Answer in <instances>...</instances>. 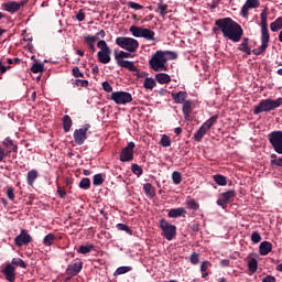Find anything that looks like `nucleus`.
Masks as SVG:
<instances>
[{
  "instance_id": "14",
  "label": "nucleus",
  "mask_w": 282,
  "mask_h": 282,
  "mask_svg": "<svg viewBox=\"0 0 282 282\" xmlns=\"http://www.w3.org/2000/svg\"><path fill=\"white\" fill-rule=\"evenodd\" d=\"M135 149L134 142H129L126 148L120 152L119 160L120 162H133V151Z\"/></svg>"
},
{
  "instance_id": "54",
  "label": "nucleus",
  "mask_w": 282,
  "mask_h": 282,
  "mask_svg": "<svg viewBox=\"0 0 282 282\" xmlns=\"http://www.w3.org/2000/svg\"><path fill=\"white\" fill-rule=\"evenodd\" d=\"M128 8H131L132 10H142L144 7L140 3L129 1L128 2Z\"/></svg>"
},
{
  "instance_id": "17",
  "label": "nucleus",
  "mask_w": 282,
  "mask_h": 282,
  "mask_svg": "<svg viewBox=\"0 0 282 282\" xmlns=\"http://www.w3.org/2000/svg\"><path fill=\"white\" fill-rule=\"evenodd\" d=\"M6 281L15 282L17 281V267L7 263L4 268L1 270Z\"/></svg>"
},
{
  "instance_id": "62",
  "label": "nucleus",
  "mask_w": 282,
  "mask_h": 282,
  "mask_svg": "<svg viewBox=\"0 0 282 282\" xmlns=\"http://www.w3.org/2000/svg\"><path fill=\"white\" fill-rule=\"evenodd\" d=\"M208 265H210V262L205 261L200 264V272H206L208 270Z\"/></svg>"
},
{
  "instance_id": "35",
  "label": "nucleus",
  "mask_w": 282,
  "mask_h": 282,
  "mask_svg": "<svg viewBox=\"0 0 282 282\" xmlns=\"http://www.w3.org/2000/svg\"><path fill=\"white\" fill-rule=\"evenodd\" d=\"M214 182L218 184V186H226V184H228V180L221 174L214 175Z\"/></svg>"
},
{
  "instance_id": "61",
  "label": "nucleus",
  "mask_w": 282,
  "mask_h": 282,
  "mask_svg": "<svg viewBox=\"0 0 282 282\" xmlns=\"http://www.w3.org/2000/svg\"><path fill=\"white\" fill-rule=\"evenodd\" d=\"M77 21L83 22L85 21V12L83 10H79V12L76 15Z\"/></svg>"
},
{
  "instance_id": "25",
  "label": "nucleus",
  "mask_w": 282,
  "mask_h": 282,
  "mask_svg": "<svg viewBox=\"0 0 282 282\" xmlns=\"http://www.w3.org/2000/svg\"><path fill=\"white\" fill-rule=\"evenodd\" d=\"M96 41H98V37H96V36H91V35L84 36V43H86V45H88V47L93 52V54H95V52H96V44H95Z\"/></svg>"
},
{
  "instance_id": "9",
  "label": "nucleus",
  "mask_w": 282,
  "mask_h": 282,
  "mask_svg": "<svg viewBox=\"0 0 282 282\" xmlns=\"http://www.w3.org/2000/svg\"><path fill=\"white\" fill-rule=\"evenodd\" d=\"M160 228L162 230V237H165L167 241H173L177 235V227L171 225L166 219L162 218L160 220Z\"/></svg>"
},
{
  "instance_id": "60",
  "label": "nucleus",
  "mask_w": 282,
  "mask_h": 282,
  "mask_svg": "<svg viewBox=\"0 0 282 282\" xmlns=\"http://www.w3.org/2000/svg\"><path fill=\"white\" fill-rule=\"evenodd\" d=\"M262 282H276V278L274 275H267L262 279Z\"/></svg>"
},
{
  "instance_id": "18",
  "label": "nucleus",
  "mask_w": 282,
  "mask_h": 282,
  "mask_svg": "<svg viewBox=\"0 0 282 282\" xmlns=\"http://www.w3.org/2000/svg\"><path fill=\"white\" fill-rule=\"evenodd\" d=\"M15 246L21 248L22 246H26V243H32V236L28 234V230L22 229L21 234L14 239Z\"/></svg>"
},
{
  "instance_id": "13",
  "label": "nucleus",
  "mask_w": 282,
  "mask_h": 282,
  "mask_svg": "<svg viewBox=\"0 0 282 282\" xmlns=\"http://www.w3.org/2000/svg\"><path fill=\"white\" fill-rule=\"evenodd\" d=\"M28 3V1L22 0L20 2L17 1H8L1 4V9L4 12H9V14H17L21 8H23Z\"/></svg>"
},
{
  "instance_id": "32",
  "label": "nucleus",
  "mask_w": 282,
  "mask_h": 282,
  "mask_svg": "<svg viewBox=\"0 0 282 282\" xmlns=\"http://www.w3.org/2000/svg\"><path fill=\"white\" fill-rule=\"evenodd\" d=\"M158 11L160 17L165 18L166 14H169V4L164 3L163 1H160L158 3Z\"/></svg>"
},
{
  "instance_id": "41",
  "label": "nucleus",
  "mask_w": 282,
  "mask_h": 282,
  "mask_svg": "<svg viewBox=\"0 0 282 282\" xmlns=\"http://www.w3.org/2000/svg\"><path fill=\"white\" fill-rule=\"evenodd\" d=\"M155 79L151 77H145V80L143 83L144 89H153L155 87Z\"/></svg>"
},
{
  "instance_id": "34",
  "label": "nucleus",
  "mask_w": 282,
  "mask_h": 282,
  "mask_svg": "<svg viewBox=\"0 0 282 282\" xmlns=\"http://www.w3.org/2000/svg\"><path fill=\"white\" fill-rule=\"evenodd\" d=\"M270 30L271 32H279V30H282V17L270 24Z\"/></svg>"
},
{
  "instance_id": "20",
  "label": "nucleus",
  "mask_w": 282,
  "mask_h": 282,
  "mask_svg": "<svg viewBox=\"0 0 282 282\" xmlns=\"http://www.w3.org/2000/svg\"><path fill=\"white\" fill-rule=\"evenodd\" d=\"M169 217L177 219L178 217H186V209L184 207L172 208L169 210Z\"/></svg>"
},
{
  "instance_id": "23",
  "label": "nucleus",
  "mask_w": 282,
  "mask_h": 282,
  "mask_svg": "<svg viewBox=\"0 0 282 282\" xmlns=\"http://www.w3.org/2000/svg\"><path fill=\"white\" fill-rule=\"evenodd\" d=\"M261 257H268L272 252V245L270 241H262L259 246Z\"/></svg>"
},
{
  "instance_id": "6",
  "label": "nucleus",
  "mask_w": 282,
  "mask_h": 282,
  "mask_svg": "<svg viewBox=\"0 0 282 282\" xmlns=\"http://www.w3.org/2000/svg\"><path fill=\"white\" fill-rule=\"evenodd\" d=\"M132 57H133L132 53H128L124 51H120L119 53H117L115 51V59L117 61V65L119 67H123L124 69H129V72L137 70L135 64H133V62H131V61H127L123 58H132Z\"/></svg>"
},
{
  "instance_id": "31",
  "label": "nucleus",
  "mask_w": 282,
  "mask_h": 282,
  "mask_svg": "<svg viewBox=\"0 0 282 282\" xmlns=\"http://www.w3.org/2000/svg\"><path fill=\"white\" fill-rule=\"evenodd\" d=\"M141 39H145V41H155V32L151 29H144L141 35Z\"/></svg>"
},
{
  "instance_id": "22",
  "label": "nucleus",
  "mask_w": 282,
  "mask_h": 282,
  "mask_svg": "<svg viewBox=\"0 0 282 282\" xmlns=\"http://www.w3.org/2000/svg\"><path fill=\"white\" fill-rule=\"evenodd\" d=\"M172 98L176 105H184L186 102V98H188V94L181 90L176 94H172Z\"/></svg>"
},
{
  "instance_id": "48",
  "label": "nucleus",
  "mask_w": 282,
  "mask_h": 282,
  "mask_svg": "<svg viewBox=\"0 0 282 282\" xmlns=\"http://www.w3.org/2000/svg\"><path fill=\"white\" fill-rule=\"evenodd\" d=\"M43 69H44V66L43 64H40V63H35L31 66V72L33 74H40V72H43Z\"/></svg>"
},
{
  "instance_id": "58",
  "label": "nucleus",
  "mask_w": 282,
  "mask_h": 282,
  "mask_svg": "<svg viewBox=\"0 0 282 282\" xmlns=\"http://www.w3.org/2000/svg\"><path fill=\"white\" fill-rule=\"evenodd\" d=\"M57 194L61 197V199H65V197H67V192L63 187H57Z\"/></svg>"
},
{
  "instance_id": "4",
  "label": "nucleus",
  "mask_w": 282,
  "mask_h": 282,
  "mask_svg": "<svg viewBox=\"0 0 282 282\" xmlns=\"http://www.w3.org/2000/svg\"><path fill=\"white\" fill-rule=\"evenodd\" d=\"M282 105V98L278 99H262L259 104L254 107L253 113L254 116H259V113H270V111H274V109H279Z\"/></svg>"
},
{
  "instance_id": "21",
  "label": "nucleus",
  "mask_w": 282,
  "mask_h": 282,
  "mask_svg": "<svg viewBox=\"0 0 282 282\" xmlns=\"http://www.w3.org/2000/svg\"><path fill=\"white\" fill-rule=\"evenodd\" d=\"M182 111H183V115H184V119L185 120H191V113H193V101L192 100H186L183 104Z\"/></svg>"
},
{
  "instance_id": "56",
  "label": "nucleus",
  "mask_w": 282,
  "mask_h": 282,
  "mask_svg": "<svg viewBox=\"0 0 282 282\" xmlns=\"http://www.w3.org/2000/svg\"><path fill=\"white\" fill-rule=\"evenodd\" d=\"M102 89L104 91H107V94H111V91H113V87L111 86V84H109V82L102 83Z\"/></svg>"
},
{
  "instance_id": "2",
  "label": "nucleus",
  "mask_w": 282,
  "mask_h": 282,
  "mask_svg": "<svg viewBox=\"0 0 282 282\" xmlns=\"http://www.w3.org/2000/svg\"><path fill=\"white\" fill-rule=\"evenodd\" d=\"M176 58L177 54L173 51H156L149 61V65L153 72H166L167 61H175Z\"/></svg>"
},
{
  "instance_id": "40",
  "label": "nucleus",
  "mask_w": 282,
  "mask_h": 282,
  "mask_svg": "<svg viewBox=\"0 0 282 282\" xmlns=\"http://www.w3.org/2000/svg\"><path fill=\"white\" fill-rule=\"evenodd\" d=\"M93 184L94 186H102V184H105V178L102 177V174H95L93 177Z\"/></svg>"
},
{
  "instance_id": "26",
  "label": "nucleus",
  "mask_w": 282,
  "mask_h": 282,
  "mask_svg": "<svg viewBox=\"0 0 282 282\" xmlns=\"http://www.w3.org/2000/svg\"><path fill=\"white\" fill-rule=\"evenodd\" d=\"M37 178H39V171L31 170L28 172L26 182L29 186H34V182H36Z\"/></svg>"
},
{
  "instance_id": "19",
  "label": "nucleus",
  "mask_w": 282,
  "mask_h": 282,
  "mask_svg": "<svg viewBox=\"0 0 282 282\" xmlns=\"http://www.w3.org/2000/svg\"><path fill=\"white\" fill-rule=\"evenodd\" d=\"M80 270H83V261L75 260L74 263L67 265L66 274L69 276H77V274H80Z\"/></svg>"
},
{
  "instance_id": "24",
  "label": "nucleus",
  "mask_w": 282,
  "mask_h": 282,
  "mask_svg": "<svg viewBox=\"0 0 282 282\" xmlns=\"http://www.w3.org/2000/svg\"><path fill=\"white\" fill-rule=\"evenodd\" d=\"M250 39L243 37L242 42L239 44L238 50L239 52H243L248 56L252 54V48H250Z\"/></svg>"
},
{
  "instance_id": "39",
  "label": "nucleus",
  "mask_w": 282,
  "mask_h": 282,
  "mask_svg": "<svg viewBox=\"0 0 282 282\" xmlns=\"http://www.w3.org/2000/svg\"><path fill=\"white\" fill-rule=\"evenodd\" d=\"M248 268H249V271H251V273L254 274V272H257L259 268V262L257 261V259L252 258L251 260H249Z\"/></svg>"
},
{
  "instance_id": "50",
  "label": "nucleus",
  "mask_w": 282,
  "mask_h": 282,
  "mask_svg": "<svg viewBox=\"0 0 282 282\" xmlns=\"http://www.w3.org/2000/svg\"><path fill=\"white\" fill-rule=\"evenodd\" d=\"M189 261L192 265H197V263H199V253L193 252L189 257Z\"/></svg>"
},
{
  "instance_id": "15",
  "label": "nucleus",
  "mask_w": 282,
  "mask_h": 282,
  "mask_svg": "<svg viewBox=\"0 0 282 282\" xmlns=\"http://www.w3.org/2000/svg\"><path fill=\"white\" fill-rule=\"evenodd\" d=\"M237 193L234 189H229L219 196L217 205L226 209L228 207V204H230V202H232V199H235Z\"/></svg>"
},
{
  "instance_id": "37",
  "label": "nucleus",
  "mask_w": 282,
  "mask_h": 282,
  "mask_svg": "<svg viewBox=\"0 0 282 282\" xmlns=\"http://www.w3.org/2000/svg\"><path fill=\"white\" fill-rule=\"evenodd\" d=\"M55 241H56V235L54 234H48L43 239L44 246H53Z\"/></svg>"
},
{
  "instance_id": "33",
  "label": "nucleus",
  "mask_w": 282,
  "mask_h": 282,
  "mask_svg": "<svg viewBox=\"0 0 282 282\" xmlns=\"http://www.w3.org/2000/svg\"><path fill=\"white\" fill-rule=\"evenodd\" d=\"M10 264L13 265L15 269L23 268L25 270V268H28V264L21 258H13Z\"/></svg>"
},
{
  "instance_id": "44",
  "label": "nucleus",
  "mask_w": 282,
  "mask_h": 282,
  "mask_svg": "<svg viewBox=\"0 0 282 282\" xmlns=\"http://www.w3.org/2000/svg\"><path fill=\"white\" fill-rule=\"evenodd\" d=\"M72 85H76V87H89V80H87V79H72Z\"/></svg>"
},
{
  "instance_id": "53",
  "label": "nucleus",
  "mask_w": 282,
  "mask_h": 282,
  "mask_svg": "<svg viewBox=\"0 0 282 282\" xmlns=\"http://www.w3.org/2000/svg\"><path fill=\"white\" fill-rule=\"evenodd\" d=\"M7 197L11 200L14 202V187L8 186L7 187Z\"/></svg>"
},
{
  "instance_id": "55",
  "label": "nucleus",
  "mask_w": 282,
  "mask_h": 282,
  "mask_svg": "<svg viewBox=\"0 0 282 282\" xmlns=\"http://www.w3.org/2000/svg\"><path fill=\"white\" fill-rule=\"evenodd\" d=\"M135 69L137 70H130V72H135L134 76H137V78H147V76H149V73L140 72V69H138L137 66H135Z\"/></svg>"
},
{
  "instance_id": "7",
  "label": "nucleus",
  "mask_w": 282,
  "mask_h": 282,
  "mask_svg": "<svg viewBox=\"0 0 282 282\" xmlns=\"http://www.w3.org/2000/svg\"><path fill=\"white\" fill-rule=\"evenodd\" d=\"M116 45L121 47V50H126L127 52L133 53L138 52V47H140V43L138 40L133 37L119 36L116 39Z\"/></svg>"
},
{
  "instance_id": "29",
  "label": "nucleus",
  "mask_w": 282,
  "mask_h": 282,
  "mask_svg": "<svg viewBox=\"0 0 282 282\" xmlns=\"http://www.w3.org/2000/svg\"><path fill=\"white\" fill-rule=\"evenodd\" d=\"M144 28L131 25L129 29V32H131L132 36H135V39H142Z\"/></svg>"
},
{
  "instance_id": "27",
  "label": "nucleus",
  "mask_w": 282,
  "mask_h": 282,
  "mask_svg": "<svg viewBox=\"0 0 282 282\" xmlns=\"http://www.w3.org/2000/svg\"><path fill=\"white\" fill-rule=\"evenodd\" d=\"M156 82H159L160 85H166L171 83V75L166 73H159L155 75Z\"/></svg>"
},
{
  "instance_id": "42",
  "label": "nucleus",
  "mask_w": 282,
  "mask_h": 282,
  "mask_svg": "<svg viewBox=\"0 0 282 282\" xmlns=\"http://www.w3.org/2000/svg\"><path fill=\"white\" fill-rule=\"evenodd\" d=\"M172 182L173 184H175L176 186L182 184V173L181 172H177V171H174L172 173Z\"/></svg>"
},
{
  "instance_id": "38",
  "label": "nucleus",
  "mask_w": 282,
  "mask_h": 282,
  "mask_svg": "<svg viewBox=\"0 0 282 282\" xmlns=\"http://www.w3.org/2000/svg\"><path fill=\"white\" fill-rule=\"evenodd\" d=\"M79 188H83V191H89V188H91V180L88 177L82 178L79 182Z\"/></svg>"
},
{
  "instance_id": "49",
  "label": "nucleus",
  "mask_w": 282,
  "mask_h": 282,
  "mask_svg": "<svg viewBox=\"0 0 282 282\" xmlns=\"http://www.w3.org/2000/svg\"><path fill=\"white\" fill-rule=\"evenodd\" d=\"M161 147H171V138H169V135L163 134L160 141Z\"/></svg>"
},
{
  "instance_id": "16",
  "label": "nucleus",
  "mask_w": 282,
  "mask_h": 282,
  "mask_svg": "<svg viewBox=\"0 0 282 282\" xmlns=\"http://www.w3.org/2000/svg\"><path fill=\"white\" fill-rule=\"evenodd\" d=\"M261 6L259 0H246L245 4L241 8L240 15L243 19H248L250 15V10L257 9Z\"/></svg>"
},
{
  "instance_id": "51",
  "label": "nucleus",
  "mask_w": 282,
  "mask_h": 282,
  "mask_svg": "<svg viewBox=\"0 0 282 282\" xmlns=\"http://www.w3.org/2000/svg\"><path fill=\"white\" fill-rule=\"evenodd\" d=\"M72 74L75 78H85V74L80 72V68H78V66L72 69Z\"/></svg>"
},
{
  "instance_id": "63",
  "label": "nucleus",
  "mask_w": 282,
  "mask_h": 282,
  "mask_svg": "<svg viewBox=\"0 0 282 282\" xmlns=\"http://www.w3.org/2000/svg\"><path fill=\"white\" fill-rule=\"evenodd\" d=\"M221 268H229L230 267V260L225 259L220 261Z\"/></svg>"
},
{
  "instance_id": "52",
  "label": "nucleus",
  "mask_w": 282,
  "mask_h": 282,
  "mask_svg": "<svg viewBox=\"0 0 282 282\" xmlns=\"http://www.w3.org/2000/svg\"><path fill=\"white\" fill-rule=\"evenodd\" d=\"M251 241L252 243H259L261 241V234H259V231H253L251 234Z\"/></svg>"
},
{
  "instance_id": "30",
  "label": "nucleus",
  "mask_w": 282,
  "mask_h": 282,
  "mask_svg": "<svg viewBox=\"0 0 282 282\" xmlns=\"http://www.w3.org/2000/svg\"><path fill=\"white\" fill-rule=\"evenodd\" d=\"M72 117H69V115H65L63 118V129L65 133H69V131L72 130Z\"/></svg>"
},
{
  "instance_id": "46",
  "label": "nucleus",
  "mask_w": 282,
  "mask_h": 282,
  "mask_svg": "<svg viewBox=\"0 0 282 282\" xmlns=\"http://www.w3.org/2000/svg\"><path fill=\"white\" fill-rule=\"evenodd\" d=\"M117 230H121L123 232H127V235H133V230L129 228L126 224H117Z\"/></svg>"
},
{
  "instance_id": "28",
  "label": "nucleus",
  "mask_w": 282,
  "mask_h": 282,
  "mask_svg": "<svg viewBox=\"0 0 282 282\" xmlns=\"http://www.w3.org/2000/svg\"><path fill=\"white\" fill-rule=\"evenodd\" d=\"M143 191L150 199H153L155 197V187L151 183H147L143 185Z\"/></svg>"
},
{
  "instance_id": "64",
  "label": "nucleus",
  "mask_w": 282,
  "mask_h": 282,
  "mask_svg": "<svg viewBox=\"0 0 282 282\" xmlns=\"http://www.w3.org/2000/svg\"><path fill=\"white\" fill-rule=\"evenodd\" d=\"M7 68L6 65H3V63L0 62V74H6Z\"/></svg>"
},
{
  "instance_id": "47",
  "label": "nucleus",
  "mask_w": 282,
  "mask_h": 282,
  "mask_svg": "<svg viewBox=\"0 0 282 282\" xmlns=\"http://www.w3.org/2000/svg\"><path fill=\"white\" fill-rule=\"evenodd\" d=\"M186 206L191 210H199V203L195 202V199L187 200Z\"/></svg>"
},
{
  "instance_id": "12",
  "label": "nucleus",
  "mask_w": 282,
  "mask_h": 282,
  "mask_svg": "<svg viewBox=\"0 0 282 282\" xmlns=\"http://www.w3.org/2000/svg\"><path fill=\"white\" fill-rule=\"evenodd\" d=\"M110 99H112L116 105H129V102H133L131 93L127 91H113Z\"/></svg>"
},
{
  "instance_id": "59",
  "label": "nucleus",
  "mask_w": 282,
  "mask_h": 282,
  "mask_svg": "<svg viewBox=\"0 0 282 282\" xmlns=\"http://www.w3.org/2000/svg\"><path fill=\"white\" fill-rule=\"evenodd\" d=\"M90 36H96V39L98 41V39H105V36H107V33L105 32V30H100L95 35H90Z\"/></svg>"
},
{
  "instance_id": "10",
  "label": "nucleus",
  "mask_w": 282,
  "mask_h": 282,
  "mask_svg": "<svg viewBox=\"0 0 282 282\" xmlns=\"http://www.w3.org/2000/svg\"><path fill=\"white\" fill-rule=\"evenodd\" d=\"M269 142L272 147V149L278 153L279 155H282V131H272L269 134Z\"/></svg>"
},
{
  "instance_id": "57",
  "label": "nucleus",
  "mask_w": 282,
  "mask_h": 282,
  "mask_svg": "<svg viewBox=\"0 0 282 282\" xmlns=\"http://www.w3.org/2000/svg\"><path fill=\"white\" fill-rule=\"evenodd\" d=\"M12 153V151H7L0 147V162H3V160H6V158H8V154Z\"/></svg>"
},
{
  "instance_id": "45",
  "label": "nucleus",
  "mask_w": 282,
  "mask_h": 282,
  "mask_svg": "<svg viewBox=\"0 0 282 282\" xmlns=\"http://www.w3.org/2000/svg\"><path fill=\"white\" fill-rule=\"evenodd\" d=\"M131 171L134 175H137V177H140V175H142V173H144V170H142L140 167V165H138V163H133L131 165Z\"/></svg>"
},
{
  "instance_id": "36",
  "label": "nucleus",
  "mask_w": 282,
  "mask_h": 282,
  "mask_svg": "<svg viewBox=\"0 0 282 282\" xmlns=\"http://www.w3.org/2000/svg\"><path fill=\"white\" fill-rule=\"evenodd\" d=\"M95 246L94 245H86V246H79L77 252L79 254H89V252H91V250H94Z\"/></svg>"
},
{
  "instance_id": "11",
  "label": "nucleus",
  "mask_w": 282,
  "mask_h": 282,
  "mask_svg": "<svg viewBox=\"0 0 282 282\" xmlns=\"http://www.w3.org/2000/svg\"><path fill=\"white\" fill-rule=\"evenodd\" d=\"M91 129V124L85 123L82 128L76 129L73 133V138L75 140V144L78 147H83L85 144V140H87V132Z\"/></svg>"
},
{
  "instance_id": "8",
  "label": "nucleus",
  "mask_w": 282,
  "mask_h": 282,
  "mask_svg": "<svg viewBox=\"0 0 282 282\" xmlns=\"http://www.w3.org/2000/svg\"><path fill=\"white\" fill-rule=\"evenodd\" d=\"M218 119H219V116L214 115L207 121H205L194 134V140L196 142H202V140L204 139V135H206V133L210 131V128L213 127V124H215V122H217Z\"/></svg>"
},
{
  "instance_id": "1",
  "label": "nucleus",
  "mask_w": 282,
  "mask_h": 282,
  "mask_svg": "<svg viewBox=\"0 0 282 282\" xmlns=\"http://www.w3.org/2000/svg\"><path fill=\"white\" fill-rule=\"evenodd\" d=\"M213 32L219 34L221 32L225 39H229L232 43H239L243 36V29L231 18H221L215 21Z\"/></svg>"
},
{
  "instance_id": "43",
  "label": "nucleus",
  "mask_w": 282,
  "mask_h": 282,
  "mask_svg": "<svg viewBox=\"0 0 282 282\" xmlns=\"http://www.w3.org/2000/svg\"><path fill=\"white\" fill-rule=\"evenodd\" d=\"M131 270H133L132 267H119L115 271V276H120V274H127V272H131Z\"/></svg>"
},
{
  "instance_id": "5",
  "label": "nucleus",
  "mask_w": 282,
  "mask_h": 282,
  "mask_svg": "<svg viewBox=\"0 0 282 282\" xmlns=\"http://www.w3.org/2000/svg\"><path fill=\"white\" fill-rule=\"evenodd\" d=\"M97 47L99 52L97 53V58L102 65H109L111 63V47L107 44V41L99 40L97 42Z\"/></svg>"
},
{
  "instance_id": "3",
  "label": "nucleus",
  "mask_w": 282,
  "mask_h": 282,
  "mask_svg": "<svg viewBox=\"0 0 282 282\" xmlns=\"http://www.w3.org/2000/svg\"><path fill=\"white\" fill-rule=\"evenodd\" d=\"M268 7H265L260 14V28H261V45L258 48L252 50V54L254 56H261V54H265L270 45V31L268 30Z\"/></svg>"
}]
</instances>
